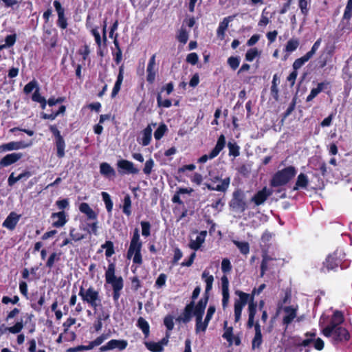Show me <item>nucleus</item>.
<instances>
[{"instance_id":"6e6d98bb","label":"nucleus","mask_w":352,"mask_h":352,"mask_svg":"<svg viewBox=\"0 0 352 352\" xmlns=\"http://www.w3.org/2000/svg\"><path fill=\"white\" fill-rule=\"evenodd\" d=\"M58 260H59V256L55 252L52 253L50 256V257L47 261V263H46L47 267H48L49 268H51L54 265V262L56 261H58Z\"/></svg>"},{"instance_id":"f257e3e1","label":"nucleus","mask_w":352,"mask_h":352,"mask_svg":"<svg viewBox=\"0 0 352 352\" xmlns=\"http://www.w3.org/2000/svg\"><path fill=\"white\" fill-rule=\"evenodd\" d=\"M343 315L340 311L334 312L329 324L323 329L322 333L324 336L331 338L333 344H337L349 339L348 331L340 326L343 322Z\"/></svg>"},{"instance_id":"f704fd0d","label":"nucleus","mask_w":352,"mask_h":352,"mask_svg":"<svg viewBox=\"0 0 352 352\" xmlns=\"http://www.w3.org/2000/svg\"><path fill=\"white\" fill-rule=\"evenodd\" d=\"M310 59L309 57L307 56L305 54L301 58H297L293 63V69L294 71H297L300 69L306 62Z\"/></svg>"},{"instance_id":"ddd939ff","label":"nucleus","mask_w":352,"mask_h":352,"mask_svg":"<svg viewBox=\"0 0 352 352\" xmlns=\"http://www.w3.org/2000/svg\"><path fill=\"white\" fill-rule=\"evenodd\" d=\"M54 6L58 14V25L60 28L65 29L67 26V22L65 17V10L58 1H54Z\"/></svg>"},{"instance_id":"c85d7f7f","label":"nucleus","mask_w":352,"mask_h":352,"mask_svg":"<svg viewBox=\"0 0 352 352\" xmlns=\"http://www.w3.org/2000/svg\"><path fill=\"white\" fill-rule=\"evenodd\" d=\"M308 183L309 180L305 174L300 173L297 177V180L293 188V190H297L300 188H306L308 185Z\"/></svg>"},{"instance_id":"69168bd1","label":"nucleus","mask_w":352,"mask_h":352,"mask_svg":"<svg viewBox=\"0 0 352 352\" xmlns=\"http://www.w3.org/2000/svg\"><path fill=\"white\" fill-rule=\"evenodd\" d=\"M16 41V36L15 35H8L6 37V47L12 46Z\"/></svg>"},{"instance_id":"e2e57ef3","label":"nucleus","mask_w":352,"mask_h":352,"mask_svg":"<svg viewBox=\"0 0 352 352\" xmlns=\"http://www.w3.org/2000/svg\"><path fill=\"white\" fill-rule=\"evenodd\" d=\"M19 298L17 296H14L12 298H10L8 296H3L2 298V302L3 304H8L11 302L12 304H16L19 302Z\"/></svg>"},{"instance_id":"f03ea898","label":"nucleus","mask_w":352,"mask_h":352,"mask_svg":"<svg viewBox=\"0 0 352 352\" xmlns=\"http://www.w3.org/2000/svg\"><path fill=\"white\" fill-rule=\"evenodd\" d=\"M235 294L239 296V299L234 301V322H238L241 320V313L243 307L248 302V320L247 327L250 329L253 325V320H255L257 305L253 300V297L250 299V294L243 292L237 290Z\"/></svg>"},{"instance_id":"49530a36","label":"nucleus","mask_w":352,"mask_h":352,"mask_svg":"<svg viewBox=\"0 0 352 352\" xmlns=\"http://www.w3.org/2000/svg\"><path fill=\"white\" fill-rule=\"evenodd\" d=\"M164 323L168 331H171L174 328L173 317L167 316L164 318Z\"/></svg>"},{"instance_id":"2eb2a0df","label":"nucleus","mask_w":352,"mask_h":352,"mask_svg":"<svg viewBox=\"0 0 352 352\" xmlns=\"http://www.w3.org/2000/svg\"><path fill=\"white\" fill-rule=\"evenodd\" d=\"M21 218L20 214L11 212L2 223V226L10 230H13Z\"/></svg>"},{"instance_id":"a19ab883","label":"nucleus","mask_w":352,"mask_h":352,"mask_svg":"<svg viewBox=\"0 0 352 352\" xmlns=\"http://www.w3.org/2000/svg\"><path fill=\"white\" fill-rule=\"evenodd\" d=\"M23 327V324L22 321L17 322L14 326L6 328L5 331H8L9 332H10L12 333H17L21 331Z\"/></svg>"},{"instance_id":"f8f14e48","label":"nucleus","mask_w":352,"mask_h":352,"mask_svg":"<svg viewBox=\"0 0 352 352\" xmlns=\"http://www.w3.org/2000/svg\"><path fill=\"white\" fill-rule=\"evenodd\" d=\"M283 309L285 313V316L283 318V324L286 326V329L287 326L294 321V318H296L297 308L292 306H285Z\"/></svg>"},{"instance_id":"7ed1b4c3","label":"nucleus","mask_w":352,"mask_h":352,"mask_svg":"<svg viewBox=\"0 0 352 352\" xmlns=\"http://www.w3.org/2000/svg\"><path fill=\"white\" fill-rule=\"evenodd\" d=\"M208 300V296H206L204 298H201L195 307L193 315L196 319L195 331L197 333L200 331L205 332L208 325V322H206L205 319L204 321H202L203 315L205 311Z\"/></svg>"},{"instance_id":"052dcab7","label":"nucleus","mask_w":352,"mask_h":352,"mask_svg":"<svg viewBox=\"0 0 352 352\" xmlns=\"http://www.w3.org/2000/svg\"><path fill=\"white\" fill-rule=\"evenodd\" d=\"M307 6H308L307 0H299V8L301 10V12L304 15H307L308 13L309 9L307 8Z\"/></svg>"},{"instance_id":"f3484780","label":"nucleus","mask_w":352,"mask_h":352,"mask_svg":"<svg viewBox=\"0 0 352 352\" xmlns=\"http://www.w3.org/2000/svg\"><path fill=\"white\" fill-rule=\"evenodd\" d=\"M22 156L19 153L8 154L0 160V167L8 166L19 160Z\"/></svg>"},{"instance_id":"e433bc0d","label":"nucleus","mask_w":352,"mask_h":352,"mask_svg":"<svg viewBox=\"0 0 352 352\" xmlns=\"http://www.w3.org/2000/svg\"><path fill=\"white\" fill-rule=\"evenodd\" d=\"M272 261V258L270 256H268L267 255H264L263 256V261H262V263H261V276H263L265 272V271H267L269 268L268 267V264H269V262Z\"/></svg>"},{"instance_id":"8fccbe9b","label":"nucleus","mask_w":352,"mask_h":352,"mask_svg":"<svg viewBox=\"0 0 352 352\" xmlns=\"http://www.w3.org/2000/svg\"><path fill=\"white\" fill-rule=\"evenodd\" d=\"M157 104L160 107L168 108L171 106L172 102L170 100H162L161 95L159 94L157 96Z\"/></svg>"},{"instance_id":"c9c22d12","label":"nucleus","mask_w":352,"mask_h":352,"mask_svg":"<svg viewBox=\"0 0 352 352\" xmlns=\"http://www.w3.org/2000/svg\"><path fill=\"white\" fill-rule=\"evenodd\" d=\"M131 200L129 195H126L124 199L123 212L126 215L129 216L131 213Z\"/></svg>"},{"instance_id":"c03bdc74","label":"nucleus","mask_w":352,"mask_h":352,"mask_svg":"<svg viewBox=\"0 0 352 352\" xmlns=\"http://www.w3.org/2000/svg\"><path fill=\"white\" fill-rule=\"evenodd\" d=\"M142 234L144 236H148L150 235L151 224L148 221H142Z\"/></svg>"},{"instance_id":"412c9836","label":"nucleus","mask_w":352,"mask_h":352,"mask_svg":"<svg viewBox=\"0 0 352 352\" xmlns=\"http://www.w3.org/2000/svg\"><path fill=\"white\" fill-rule=\"evenodd\" d=\"M194 302H191L187 305L184 309L183 314L179 316L177 320L183 322L184 323L188 322L192 317V311H194Z\"/></svg>"},{"instance_id":"0eeeda50","label":"nucleus","mask_w":352,"mask_h":352,"mask_svg":"<svg viewBox=\"0 0 352 352\" xmlns=\"http://www.w3.org/2000/svg\"><path fill=\"white\" fill-rule=\"evenodd\" d=\"M106 282L110 284L113 290L121 291L124 287L123 279L121 276L115 275V265L111 263L105 272Z\"/></svg>"},{"instance_id":"09e8293b","label":"nucleus","mask_w":352,"mask_h":352,"mask_svg":"<svg viewBox=\"0 0 352 352\" xmlns=\"http://www.w3.org/2000/svg\"><path fill=\"white\" fill-rule=\"evenodd\" d=\"M229 148V154L236 157L239 155V146L236 144L229 142L228 144Z\"/></svg>"},{"instance_id":"79ce46f5","label":"nucleus","mask_w":352,"mask_h":352,"mask_svg":"<svg viewBox=\"0 0 352 352\" xmlns=\"http://www.w3.org/2000/svg\"><path fill=\"white\" fill-rule=\"evenodd\" d=\"M258 55V51L256 48H251L245 54V59L248 61H252Z\"/></svg>"},{"instance_id":"c756f323","label":"nucleus","mask_w":352,"mask_h":352,"mask_svg":"<svg viewBox=\"0 0 352 352\" xmlns=\"http://www.w3.org/2000/svg\"><path fill=\"white\" fill-rule=\"evenodd\" d=\"M201 276H202V278L205 279V282L206 283V293H208V292H210L212 289V283L214 281V277L212 275H209V272L206 270H205L202 273Z\"/></svg>"},{"instance_id":"423d86ee","label":"nucleus","mask_w":352,"mask_h":352,"mask_svg":"<svg viewBox=\"0 0 352 352\" xmlns=\"http://www.w3.org/2000/svg\"><path fill=\"white\" fill-rule=\"evenodd\" d=\"M296 174L294 166H288L278 171L273 177L271 185L274 187L280 186L288 183Z\"/></svg>"},{"instance_id":"680f3d73","label":"nucleus","mask_w":352,"mask_h":352,"mask_svg":"<svg viewBox=\"0 0 352 352\" xmlns=\"http://www.w3.org/2000/svg\"><path fill=\"white\" fill-rule=\"evenodd\" d=\"M296 99L297 98L296 97H294L292 99V101L289 107L287 108V111H285V113L284 114V118H286L287 117H288L292 113V111L294 110L296 104Z\"/></svg>"},{"instance_id":"1a4fd4ad","label":"nucleus","mask_w":352,"mask_h":352,"mask_svg":"<svg viewBox=\"0 0 352 352\" xmlns=\"http://www.w3.org/2000/svg\"><path fill=\"white\" fill-rule=\"evenodd\" d=\"M226 145V138L223 135H221L218 138L215 147L211 151L208 155H204L199 159L200 163H205L208 160H212L217 157L220 151L224 148Z\"/></svg>"},{"instance_id":"6e6552de","label":"nucleus","mask_w":352,"mask_h":352,"mask_svg":"<svg viewBox=\"0 0 352 352\" xmlns=\"http://www.w3.org/2000/svg\"><path fill=\"white\" fill-rule=\"evenodd\" d=\"M230 207L236 212H243L247 208L245 195L241 190H236L233 193V198L230 203Z\"/></svg>"},{"instance_id":"5fc2aeb1","label":"nucleus","mask_w":352,"mask_h":352,"mask_svg":"<svg viewBox=\"0 0 352 352\" xmlns=\"http://www.w3.org/2000/svg\"><path fill=\"white\" fill-rule=\"evenodd\" d=\"M240 60L239 58L231 56L228 60V63L232 69H236L239 65Z\"/></svg>"},{"instance_id":"13d9d810","label":"nucleus","mask_w":352,"mask_h":352,"mask_svg":"<svg viewBox=\"0 0 352 352\" xmlns=\"http://www.w3.org/2000/svg\"><path fill=\"white\" fill-rule=\"evenodd\" d=\"M166 278L167 277L166 274H160L156 280L155 285L157 287H163L166 283Z\"/></svg>"},{"instance_id":"6ab92c4d","label":"nucleus","mask_w":352,"mask_h":352,"mask_svg":"<svg viewBox=\"0 0 352 352\" xmlns=\"http://www.w3.org/2000/svg\"><path fill=\"white\" fill-rule=\"evenodd\" d=\"M29 145L23 142H11L0 146V153L7 151L18 150L28 147Z\"/></svg>"},{"instance_id":"3c124183","label":"nucleus","mask_w":352,"mask_h":352,"mask_svg":"<svg viewBox=\"0 0 352 352\" xmlns=\"http://www.w3.org/2000/svg\"><path fill=\"white\" fill-rule=\"evenodd\" d=\"M232 265L230 261L228 258H223L221 262V270L224 273L230 272Z\"/></svg>"},{"instance_id":"de8ad7c7","label":"nucleus","mask_w":352,"mask_h":352,"mask_svg":"<svg viewBox=\"0 0 352 352\" xmlns=\"http://www.w3.org/2000/svg\"><path fill=\"white\" fill-rule=\"evenodd\" d=\"M154 166V161L152 159H149L147 160L144 164V168L143 169L144 173L148 175L151 174L152 171V168Z\"/></svg>"},{"instance_id":"4468645a","label":"nucleus","mask_w":352,"mask_h":352,"mask_svg":"<svg viewBox=\"0 0 352 352\" xmlns=\"http://www.w3.org/2000/svg\"><path fill=\"white\" fill-rule=\"evenodd\" d=\"M222 287V307L226 309L229 302V280L226 276H223L221 278Z\"/></svg>"},{"instance_id":"72a5a7b5","label":"nucleus","mask_w":352,"mask_h":352,"mask_svg":"<svg viewBox=\"0 0 352 352\" xmlns=\"http://www.w3.org/2000/svg\"><path fill=\"white\" fill-rule=\"evenodd\" d=\"M298 45L299 41L298 38H291L286 44L285 51L287 52H292L298 48Z\"/></svg>"},{"instance_id":"a18cd8bd","label":"nucleus","mask_w":352,"mask_h":352,"mask_svg":"<svg viewBox=\"0 0 352 352\" xmlns=\"http://www.w3.org/2000/svg\"><path fill=\"white\" fill-rule=\"evenodd\" d=\"M321 38H318L313 45L311 50L306 53L307 56L309 57L310 58L315 54L316 52L319 48L320 43H321Z\"/></svg>"},{"instance_id":"ea45409f","label":"nucleus","mask_w":352,"mask_h":352,"mask_svg":"<svg viewBox=\"0 0 352 352\" xmlns=\"http://www.w3.org/2000/svg\"><path fill=\"white\" fill-rule=\"evenodd\" d=\"M263 342L262 334H254L252 341V349H258Z\"/></svg>"},{"instance_id":"9b49d317","label":"nucleus","mask_w":352,"mask_h":352,"mask_svg":"<svg viewBox=\"0 0 352 352\" xmlns=\"http://www.w3.org/2000/svg\"><path fill=\"white\" fill-rule=\"evenodd\" d=\"M170 333H166V337L162 338L158 342H146L145 345L146 348L152 352H162L164 351V346L168 344Z\"/></svg>"},{"instance_id":"4be33fe9","label":"nucleus","mask_w":352,"mask_h":352,"mask_svg":"<svg viewBox=\"0 0 352 352\" xmlns=\"http://www.w3.org/2000/svg\"><path fill=\"white\" fill-rule=\"evenodd\" d=\"M338 265L339 262L335 254L329 255L326 258V261L323 263V267L321 269V270L324 272L325 268L327 271L334 270L338 266Z\"/></svg>"},{"instance_id":"39448f33","label":"nucleus","mask_w":352,"mask_h":352,"mask_svg":"<svg viewBox=\"0 0 352 352\" xmlns=\"http://www.w3.org/2000/svg\"><path fill=\"white\" fill-rule=\"evenodd\" d=\"M142 243L140 241L139 230L135 228L131 239L130 246L127 252V258L130 259L133 256V262L136 264H142L141 256Z\"/></svg>"},{"instance_id":"cd10ccee","label":"nucleus","mask_w":352,"mask_h":352,"mask_svg":"<svg viewBox=\"0 0 352 352\" xmlns=\"http://www.w3.org/2000/svg\"><path fill=\"white\" fill-rule=\"evenodd\" d=\"M232 19H233L232 16H228V17L224 18L223 21L220 23V24L218 27L217 31V36L219 37H220L221 39H223L224 38L225 31L228 28L229 22L230 21H232Z\"/></svg>"},{"instance_id":"a878e982","label":"nucleus","mask_w":352,"mask_h":352,"mask_svg":"<svg viewBox=\"0 0 352 352\" xmlns=\"http://www.w3.org/2000/svg\"><path fill=\"white\" fill-rule=\"evenodd\" d=\"M100 172L106 177H114L116 175L114 169L107 162H103L100 164Z\"/></svg>"},{"instance_id":"338daca9","label":"nucleus","mask_w":352,"mask_h":352,"mask_svg":"<svg viewBox=\"0 0 352 352\" xmlns=\"http://www.w3.org/2000/svg\"><path fill=\"white\" fill-rule=\"evenodd\" d=\"M32 98L34 101L39 102V103L41 102H43V100L45 99L44 97L41 96V95L40 94L38 87L36 88V91L33 94Z\"/></svg>"},{"instance_id":"0e129e2a","label":"nucleus","mask_w":352,"mask_h":352,"mask_svg":"<svg viewBox=\"0 0 352 352\" xmlns=\"http://www.w3.org/2000/svg\"><path fill=\"white\" fill-rule=\"evenodd\" d=\"M109 334H102L99 337H98L96 339L93 340L94 345L99 346L100 345L104 340H106L109 338Z\"/></svg>"},{"instance_id":"dca6fc26","label":"nucleus","mask_w":352,"mask_h":352,"mask_svg":"<svg viewBox=\"0 0 352 352\" xmlns=\"http://www.w3.org/2000/svg\"><path fill=\"white\" fill-rule=\"evenodd\" d=\"M272 190L267 188H264L261 190L258 191L251 200L254 202L256 206H259L263 204L267 200L268 197L272 195Z\"/></svg>"},{"instance_id":"864d4df0","label":"nucleus","mask_w":352,"mask_h":352,"mask_svg":"<svg viewBox=\"0 0 352 352\" xmlns=\"http://www.w3.org/2000/svg\"><path fill=\"white\" fill-rule=\"evenodd\" d=\"M232 327H228L226 329L224 333L223 334V338H225L230 344H232Z\"/></svg>"},{"instance_id":"a211bd4d","label":"nucleus","mask_w":352,"mask_h":352,"mask_svg":"<svg viewBox=\"0 0 352 352\" xmlns=\"http://www.w3.org/2000/svg\"><path fill=\"white\" fill-rule=\"evenodd\" d=\"M118 167L125 170L126 173L137 174L139 173V170L134 166L133 163L126 160L118 161Z\"/></svg>"},{"instance_id":"4c0bfd02","label":"nucleus","mask_w":352,"mask_h":352,"mask_svg":"<svg viewBox=\"0 0 352 352\" xmlns=\"http://www.w3.org/2000/svg\"><path fill=\"white\" fill-rule=\"evenodd\" d=\"M167 130V127L164 124H162L157 129V130L154 133V137L156 140H160L164 135L166 131Z\"/></svg>"},{"instance_id":"7c9ffc66","label":"nucleus","mask_w":352,"mask_h":352,"mask_svg":"<svg viewBox=\"0 0 352 352\" xmlns=\"http://www.w3.org/2000/svg\"><path fill=\"white\" fill-rule=\"evenodd\" d=\"M56 146L57 149V156L62 158L65 155V143L63 138L56 140Z\"/></svg>"},{"instance_id":"20e7f679","label":"nucleus","mask_w":352,"mask_h":352,"mask_svg":"<svg viewBox=\"0 0 352 352\" xmlns=\"http://www.w3.org/2000/svg\"><path fill=\"white\" fill-rule=\"evenodd\" d=\"M78 295L81 297L83 302H87L94 309H96L101 305L99 292L92 286H90L87 289L83 287H80Z\"/></svg>"},{"instance_id":"774afa93","label":"nucleus","mask_w":352,"mask_h":352,"mask_svg":"<svg viewBox=\"0 0 352 352\" xmlns=\"http://www.w3.org/2000/svg\"><path fill=\"white\" fill-rule=\"evenodd\" d=\"M215 312V307L214 306H210L208 309L207 314L205 318V320L206 322L209 323L210 320L212 318V316L214 315Z\"/></svg>"},{"instance_id":"9d476101","label":"nucleus","mask_w":352,"mask_h":352,"mask_svg":"<svg viewBox=\"0 0 352 352\" xmlns=\"http://www.w3.org/2000/svg\"><path fill=\"white\" fill-rule=\"evenodd\" d=\"M128 345L127 341L124 340H111L105 345L102 346L100 348L101 352H104L109 350H113L118 349L120 351H122L126 348Z\"/></svg>"},{"instance_id":"b1692460","label":"nucleus","mask_w":352,"mask_h":352,"mask_svg":"<svg viewBox=\"0 0 352 352\" xmlns=\"http://www.w3.org/2000/svg\"><path fill=\"white\" fill-rule=\"evenodd\" d=\"M206 233V231H201L195 239H191L189 244L190 248L194 250H197L204 242Z\"/></svg>"},{"instance_id":"393cba45","label":"nucleus","mask_w":352,"mask_h":352,"mask_svg":"<svg viewBox=\"0 0 352 352\" xmlns=\"http://www.w3.org/2000/svg\"><path fill=\"white\" fill-rule=\"evenodd\" d=\"M153 129L151 125H148L142 132V137L140 138V143L142 146H147L150 144L152 137Z\"/></svg>"},{"instance_id":"bb28decb","label":"nucleus","mask_w":352,"mask_h":352,"mask_svg":"<svg viewBox=\"0 0 352 352\" xmlns=\"http://www.w3.org/2000/svg\"><path fill=\"white\" fill-rule=\"evenodd\" d=\"M79 210L81 212L85 214L89 219H96L97 217L96 212L87 203H82L79 206Z\"/></svg>"},{"instance_id":"aec40b11","label":"nucleus","mask_w":352,"mask_h":352,"mask_svg":"<svg viewBox=\"0 0 352 352\" xmlns=\"http://www.w3.org/2000/svg\"><path fill=\"white\" fill-rule=\"evenodd\" d=\"M51 217L54 219L52 225L56 228L62 227L67 222L65 212L64 211L54 212L52 214Z\"/></svg>"},{"instance_id":"603ef678","label":"nucleus","mask_w":352,"mask_h":352,"mask_svg":"<svg viewBox=\"0 0 352 352\" xmlns=\"http://www.w3.org/2000/svg\"><path fill=\"white\" fill-rule=\"evenodd\" d=\"M69 235L72 240L78 241L85 238L84 235L76 232L74 228H72L69 232Z\"/></svg>"},{"instance_id":"473e14b6","label":"nucleus","mask_w":352,"mask_h":352,"mask_svg":"<svg viewBox=\"0 0 352 352\" xmlns=\"http://www.w3.org/2000/svg\"><path fill=\"white\" fill-rule=\"evenodd\" d=\"M233 243L239 248L241 253L248 254L250 252V245L248 242L233 241Z\"/></svg>"},{"instance_id":"bf43d9fd","label":"nucleus","mask_w":352,"mask_h":352,"mask_svg":"<svg viewBox=\"0 0 352 352\" xmlns=\"http://www.w3.org/2000/svg\"><path fill=\"white\" fill-rule=\"evenodd\" d=\"M198 55L196 53H190L186 57V61L191 65H195L198 62Z\"/></svg>"},{"instance_id":"58836bf2","label":"nucleus","mask_w":352,"mask_h":352,"mask_svg":"<svg viewBox=\"0 0 352 352\" xmlns=\"http://www.w3.org/2000/svg\"><path fill=\"white\" fill-rule=\"evenodd\" d=\"M102 248L106 250L105 255L107 257H109L114 254L113 243L111 241H106V243L102 245Z\"/></svg>"},{"instance_id":"5701e85b","label":"nucleus","mask_w":352,"mask_h":352,"mask_svg":"<svg viewBox=\"0 0 352 352\" xmlns=\"http://www.w3.org/2000/svg\"><path fill=\"white\" fill-rule=\"evenodd\" d=\"M230 183V178L226 177L223 179L221 180V184L217 185L216 186H214L211 184H206V186L208 189L210 190H216L219 192H225L227 190V189L229 187Z\"/></svg>"},{"instance_id":"2f4dec72","label":"nucleus","mask_w":352,"mask_h":352,"mask_svg":"<svg viewBox=\"0 0 352 352\" xmlns=\"http://www.w3.org/2000/svg\"><path fill=\"white\" fill-rule=\"evenodd\" d=\"M138 327L142 331L146 337L149 335V324L145 319L142 317L139 318L138 320Z\"/></svg>"},{"instance_id":"37998d69","label":"nucleus","mask_w":352,"mask_h":352,"mask_svg":"<svg viewBox=\"0 0 352 352\" xmlns=\"http://www.w3.org/2000/svg\"><path fill=\"white\" fill-rule=\"evenodd\" d=\"M177 38L180 43L185 44L188 39V34L187 31L184 28H181Z\"/></svg>"},{"instance_id":"4d7b16f0","label":"nucleus","mask_w":352,"mask_h":352,"mask_svg":"<svg viewBox=\"0 0 352 352\" xmlns=\"http://www.w3.org/2000/svg\"><path fill=\"white\" fill-rule=\"evenodd\" d=\"M37 87V82L35 80L30 81L28 82L23 89V91L25 94H30L33 91L34 88Z\"/></svg>"}]
</instances>
